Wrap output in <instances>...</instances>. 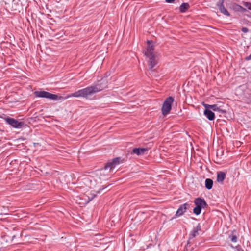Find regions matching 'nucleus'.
Here are the masks:
<instances>
[{
	"mask_svg": "<svg viewBox=\"0 0 251 251\" xmlns=\"http://www.w3.org/2000/svg\"><path fill=\"white\" fill-rule=\"evenodd\" d=\"M107 81L105 78H102L96 83L80 89L68 95L67 97H82L86 99L92 100L93 96L107 87Z\"/></svg>",
	"mask_w": 251,
	"mask_h": 251,
	"instance_id": "f257e3e1",
	"label": "nucleus"
},
{
	"mask_svg": "<svg viewBox=\"0 0 251 251\" xmlns=\"http://www.w3.org/2000/svg\"><path fill=\"white\" fill-rule=\"evenodd\" d=\"M147 44V48L143 53L144 55L149 58V68L150 70H152L156 66L157 62L153 53L154 47L152 44V41L148 40Z\"/></svg>",
	"mask_w": 251,
	"mask_h": 251,
	"instance_id": "f03ea898",
	"label": "nucleus"
},
{
	"mask_svg": "<svg viewBox=\"0 0 251 251\" xmlns=\"http://www.w3.org/2000/svg\"><path fill=\"white\" fill-rule=\"evenodd\" d=\"M34 95L39 98H47L50 100H57L62 101L66 100L69 97L67 96L63 97L62 96H59L56 94H51L50 92L45 91H36L34 92Z\"/></svg>",
	"mask_w": 251,
	"mask_h": 251,
	"instance_id": "7ed1b4c3",
	"label": "nucleus"
},
{
	"mask_svg": "<svg viewBox=\"0 0 251 251\" xmlns=\"http://www.w3.org/2000/svg\"><path fill=\"white\" fill-rule=\"evenodd\" d=\"M194 203L196 207L193 209V212L197 215L200 214L202 208L207 207L208 206L205 201L201 198H197L194 200Z\"/></svg>",
	"mask_w": 251,
	"mask_h": 251,
	"instance_id": "20e7f679",
	"label": "nucleus"
},
{
	"mask_svg": "<svg viewBox=\"0 0 251 251\" xmlns=\"http://www.w3.org/2000/svg\"><path fill=\"white\" fill-rule=\"evenodd\" d=\"M4 120L11 127L16 129H21L23 128L26 126V124L23 122H20L18 120L15 119L13 118L7 117L4 118Z\"/></svg>",
	"mask_w": 251,
	"mask_h": 251,
	"instance_id": "39448f33",
	"label": "nucleus"
},
{
	"mask_svg": "<svg viewBox=\"0 0 251 251\" xmlns=\"http://www.w3.org/2000/svg\"><path fill=\"white\" fill-rule=\"evenodd\" d=\"M174 100V99L172 96H169L165 99L161 108L162 113L165 116L168 114L171 109L172 103Z\"/></svg>",
	"mask_w": 251,
	"mask_h": 251,
	"instance_id": "423d86ee",
	"label": "nucleus"
},
{
	"mask_svg": "<svg viewBox=\"0 0 251 251\" xmlns=\"http://www.w3.org/2000/svg\"><path fill=\"white\" fill-rule=\"evenodd\" d=\"M190 204L189 203H185L183 204L180 205L176 211L174 217H173L172 219L182 216L188 209L190 208Z\"/></svg>",
	"mask_w": 251,
	"mask_h": 251,
	"instance_id": "0eeeda50",
	"label": "nucleus"
},
{
	"mask_svg": "<svg viewBox=\"0 0 251 251\" xmlns=\"http://www.w3.org/2000/svg\"><path fill=\"white\" fill-rule=\"evenodd\" d=\"M121 161V158L120 157L114 158L111 161L108 162L104 166L103 169L106 170L109 168L111 170L114 169L116 165L119 164Z\"/></svg>",
	"mask_w": 251,
	"mask_h": 251,
	"instance_id": "6e6552de",
	"label": "nucleus"
},
{
	"mask_svg": "<svg viewBox=\"0 0 251 251\" xmlns=\"http://www.w3.org/2000/svg\"><path fill=\"white\" fill-rule=\"evenodd\" d=\"M224 0H219L217 3V6L218 7L220 12L226 16H230V14L224 7Z\"/></svg>",
	"mask_w": 251,
	"mask_h": 251,
	"instance_id": "1a4fd4ad",
	"label": "nucleus"
},
{
	"mask_svg": "<svg viewBox=\"0 0 251 251\" xmlns=\"http://www.w3.org/2000/svg\"><path fill=\"white\" fill-rule=\"evenodd\" d=\"M203 106L204 108H209L211 110L216 112L217 111L220 113L225 114L226 112V110L221 109L217 104L209 105L208 104H204Z\"/></svg>",
	"mask_w": 251,
	"mask_h": 251,
	"instance_id": "9d476101",
	"label": "nucleus"
},
{
	"mask_svg": "<svg viewBox=\"0 0 251 251\" xmlns=\"http://www.w3.org/2000/svg\"><path fill=\"white\" fill-rule=\"evenodd\" d=\"M201 231V226L198 223L197 226L193 228L189 234V239H191L199 235V231Z\"/></svg>",
	"mask_w": 251,
	"mask_h": 251,
	"instance_id": "9b49d317",
	"label": "nucleus"
},
{
	"mask_svg": "<svg viewBox=\"0 0 251 251\" xmlns=\"http://www.w3.org/2000/svg\"><path fill=\"white\" fill-rule=\"evenodd\" d=\"M203 114L204 116L210 121H212L215 119V114L209 108H205Z\"/></svg>",
	"mask_w": 251,
	"mask_h": 251,
	"instance_id": "f8f14e48",
	"label": "nucleus"
},
{
	"mask_svg": "<svg viewBox=\"0 0 251 251\" xmlns=\"http://www.w3.org/2000/svg\"><path fill=\"white\" fill-rule=\"evenodd\" d=\"M148 151L147 148H136L132 150V153L137 155H143Z\"/></svg>",
	"mask_w": 251,
	"mask_h": 251,
	"instance_id": "ddd939ff",
	"label": "nucleus"
},
{
	"mask_svg": "<svg viewBox=\"0 0 251 251\" xmlns=\"http://www.w3.org/2000/svg\"><path fill=\"white\" fill-rule=\"evenodd\" d=\"M226 174L224 172H218L217 175V181L218 182L223 184V181L226 178Z\"/></svg>",
	"mask_w": 251,
	"mask_h": 251,
	"instance_id": "4468645a",
	"label": "nucleus"
},
{
	"mask_svg": "<svg viewBox=\"0 0 251 251\" xmlns=\"http://www.w3.org/2000/svg\"><path fill=\"white\" fill-rule=\"evenodd\" d=\"M190 7V5L188 3H182L179 7V10L181 13H184Z\"/></svg>",
	"mask_w": 251,
	"mask_h": 251,
	"instance_id": "2eb2a0df",
	"label": "nucleus"
},
{
	"mask_svg": "<svg viewBox=\"0 0 251 251\" xmlns=\"http://www.w3.org/2000/svg\"><path fill=\"white\" fill-rule=\"evenodd\" d=\"M213 184V180L210 178H207L205 181V186L206 189L210 190L212 189Z\"/></svg>",
	"mask_w": 251,
	"mask_h": 251,
	"instance_id": "dca6fc26",
	"label": "nucleus"
},
{
	"mask_svg": "<svg viewBox=\"0 0 251 251\" xmlns=\"http://www.w3.org/2000/svg\"><path fill=\"white\" fill-rule=\"evenodd\" d=\"M240 6V5L236 3H234L231 6L230 8L234 11L239 12Z\"/></svg>",
	"mask_w": 251,
	"mask_h": 251,
	"instance_id": "f3484780",
	"label": "nucleus"
},
{
	"mask_svg": "<svg viewBox=\"0 0 251 251\" xmlns=\"http://www.w3.org/2000/svg\"><path fill=\"white\" fill-rule=\"evenodd\" d=\"M243 4L244 6L247 7L249 10H251V3L248 2H243Z\"/></svg>",
	"mask_w": 251,
	"mask_h": 251,
	"instance_id": "a211bd4d",
	"label": "nucleus"
},
{
	"mask_svg": "<svg viewBox=\"0 0 251 251\" xmlns=\"http://www.w3.org/2000/svg\"><path fill=\"white\" fill-rule=\"evenodd\" d=\"M229 237L230 238L231 241L233 242H236L237 241V238L235 235H230Z\"/></svg>",
	"mask_w": 251,
	"mask_h": 251,
	"instance_id": "6ab92c4d",
	"label": "nucleus"
},
{
	"mask_svg": "<svg viewBox=\"0 0 251 251\" xmlns=\"http://www.w3.org/2000/svg\"><path fill=\"white\" fill-rule=\"evenodd\" d=\"M241 30H242V32H243L244 33H247V32H248L249 29L247 27H243L242 28Z\"/></svg>",
	"mask_w": 251,
	"mask_h": 251,
	"instance_id": "aec40b11",
	"label": "nucleus"
},
{
	"mask_svg": "<svg viewBox=\"0 0 251 251\" xmlns=\"http://www.w3.org/2000/svg\"><path fill=\"white\" fill-rule=\"evenodd\" d=\"M246 11H247L246 9L241 6L240 8V11L239 12H246Z\"/></svg>",
	"mask_w": 251,
	"mask_h": 251,
	"instance_id": "412c9836",
	"label": "nucleus"
},
{
	"mask_svg": "<svg viewBox=\"0 0 251 251\" xmlns=\"http://www.w3.org/2000/svg\"><path fill=\"white\" fill-rule=\"evenodd\" d=\"M96 196V194H93L92 195L91 197H88L89 201H92L94 198Z\"/></svg>",
	"mask_w": 251,
	"mask_h": 251,
	"instance_id": "4be33fe9",
	"label": "nucleus"
},
{
	"mask_svg": "<svg viewBox=\"0 0 251 251\" xmlns=\"http://www.w3.org/2000/svg\"><path fill=\"white\" fill-rule=\"evenodd\" d=\"M237 251H244V250L241 248V247L239 246H237L236 247Z\"/></svg>",
	"mask_w": 251,
	"mask_h": 251,
	"instance_id": "5701e85b",
	"label": "nucleus"
},
{
	"mask_svg": "<svg viewBox=\"0 0 251 251\" xmlns=\"http://www.w3.org/2000/svg\"><path fill=\"white\" fill-rule=\"evenodd\" d=\"M167 3H171L174 2L175 0H165Z\"/></svg>",
	"mask_w": 251,
	"mask_h": 251,
	"instance_id": "b1692460",
	"label": "nucleus"
},
{
	"mask_svg": "<svg viewBox=\"0 0 251 251\" xmlns=\"http://www.w3.org/2000/svg\"><path fill=\"white\" fill-rule=\"evenodd\" d=\"M246 60H251V54L250 55H249L248 56L246 57Z\"/></svg>",
	"mask_w": 251,
	"mask_h": 251,
	"instance_id": "393cba45",
	"label": "nucleus"
},
{
	"mask_svg": "<svg viewBox=\"0 0 251 251\" xmlns=\"http://www.w3.org/2000/svg\"><path fill=\"white\" fill-rule=\"evenodd\" d=\"M106 187H107L106 186H105V187H103V188H100V190H99V191H98L97 192V193H100V192L101 190H103L104 189L106 188Z\"/></svg>",
	"mask_w": 251,
	"mask_h": 251,
	"instance_id": "a878e982",
	"label": "nucleus"
},
{
	"mask_svg": "<svg viewBox=\"0 0 251 251\" xmlns=\"http://www.w3.org/2000/svg\"><path fill=\"white\" fill-rule=\"evenodd\" d=\"M187 244H189V241H188Z\"/></svg>",
	"mask_w": 251,
	"mask_h": 251,
	"instance_id": "bb28decb",
	"label": "nucleus"
}]
</instances>
